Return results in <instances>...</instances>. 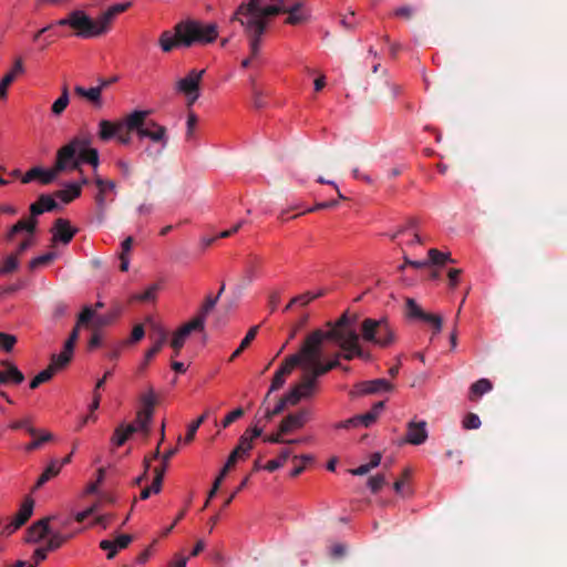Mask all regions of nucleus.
I'll return each mask as SVG.
<instances>
[{
    "label": "nucleus",
    "mask_w": 567,
    "mask_h": 567,
    "mask_svg": "<svg viewBox=\"0 0 567 567\" xmlns=\"http://www.w3.org/2000/svg\"><path fill=\"white\" fill-rule=\"evenodd\" d=\"M265 2L266 0H245L230 17V22H237L241 27L252 56H258L260 53L270 18L286 12L282 6L265 4Z\"/></svg>",
    "instance_id": "obj_1"
},
{
    "label": "nucleus",
    "mask_w": 567,
    "mask_h": 567,
    "mask_svg": "<svg viewBox=\"0 0 567 567\" xmlns=\"http://www.w3.org/2000/svg\"><path fill=\"white\" fill-rule=\"evenodd\" d=\"M357 316L344 312L337 321L328 322L329 329L323 331L324 340L333 342L338 348L333 355L340 362L341 359L351 361L354 358L370 359V353L360 346V336L355 330Z\"/></svg>",
    "instance_id": "obj_2"
},
{
    "label": "nucleus",
    "mask_w": 567,
    "mask_h": 567,
    "mask_svg": "<svg viewBox=\"0 0 567 567\" xmlns=\"http://www.w3.org/2000/svg\"><path fill=\"white\" fill-rule=\"evenodd\" d=\"M324 341L323 330L317 329L311 332L303 341L299 357V367L303 372L318 382V379L332 369L341 367V363L333 355L330 361H322V342Z\"/></svg>",
    "instance_id": "obj_3"
},
{
    "label": "nucleus",
    "mask_w": 567,
    "mask_h": 567,
    "mask_svg": "<svg viewBox=\"0 0 567 567\" xmlns=\"http://www.w3.org/2000/svg\"><path fill=\"white\" fill-rule=\"evenodd\" d=\"M324 341L323 330L317 329L311 332L303 341L299 357V367L303 372L318 382V379L332 369L341 367V363L333 355L330 361H322V342Z\"/></svg>",
    "instance_id": "obj_4"
},
{
    "label": "nucleus",
    "mask_w": 567,
    "mask_h": 567,
    "mask_svg": "<svg viewBox=\"0 0 567 567\" xmlns=\"http://www.w3.org/2000/svg\"><path fill=\"white\" fill-rule=\"evenodd\" d=\"M151 111L136 110L126 115V130L136 132L140 138H150L155 143H161L165 148L168 142L166 127L153 120H147Z\"/></svg>",
    "instance_id": "obj_5"
},
{
    "label": "nucleus",
    "mask_w": 567,
    "mask_h": 567,
    "mask_svg": "<svg viewBox=\"0 0 567 567\" xmlns=\"http://www.w3.org/2000/svg\"><path fill=\"white\" fill-rule=\"evenodd\" d=\"M174 30L179 35L182 47L189 48L195 43H212L218 35L216 23H203L198 20H185L178 22Z\"/></svg>",
    "instance_id": "obj_6"
},
{
    "label": "nucleus",
    "mask_w": 567,
    "mask_h": 567,
    "mask_svg": "<svg viewBox=\"0 0 567 567\" xmlns=\"http://www.w3.org/2000/svg\"><path fill=\"white\" fill-rule=\"evenodd\" d=\"M59 27H70L74 30V35L81 39H93L106 34V30L100 19H92L83 10H73L65 18L55 22Z\"/></svg>",
    "instance_id": "obj_7"
},
{
    "label": "nucleus",
    "mask_w": 567,
    "mask_h": 567,
    "mask_svg": "<svg viewBox=\"0 0 567 567\" xmlns=\"http://www.w3.org/2000/svg\"><path fill=\"white\" fill-rule=\"evenodd\" d=\"M361 336L367 342L385 348L394 343L395 330L386 317L365 318L361 323Z\"/></svg>",
    "instance_id": "obj_8"
},
{
    "label": "nucleus",
    "mask_w": 567,
    "mask_h": 567,
    "mask_svg": "<svg viewBox=\"0 0 567 567\" xmlns=\"http://www.w3.org/2000/svg\"><path fill=\"white\" fill-rule=\"evenodd\" d=\"M251 439L248 437V431H245V433L239 437L237 446L234 449V451L229 454L226 464L221 468L219 475L216 477L212 489L208 493V498L203 507L205 509L209 501L217 494L225 476L230 471V468L237 463L239 458H243L248 455L249 451L252 449Z\"/></svg>",
    "instance_id": "obj_9"
},
{
    "label": "nucleus",
    "mask_w": 567,
    "mask_h": 567,
    "mask_svg": "<svg viewBox=\"0 0 567 567\" xmlns=\"http://www.w3.org/2000/svg\"><path fill=\"white\" fill-rule=\"evenodd\" d=\"M91 144V137H74L70 143L64 145L58 151L54 169L58 174L66 169L79 168V148L89 146Z\"/></svg>",
    "instance_id": "obj_10"
},
{
    "label": "nucleus",
    "mask_w": 567,
    "mask_h": 567,
    "mask_svg": "<svg viewBox=\"0 0 567 567\" xmlns=\"http://www.w3.org/2000/svg\"><path fill=\"white\" fill-rule=\"evenodd\" d=\"M118 315V309L112 310L107 313L97 315L93 308L86 306L79 315V323H85V326H90L93 330L96 331L112 324Z\"/></svg>",
    "instance_id": "obj_11"
},
{
    "label": "nucleus",
    "mask_w": 567,
    "mask_h": 567,
    "mask_svg": "<svg viewBox=\"0 0 567 567\" xmlns=\"http://www.w3.org/2000/svg\"><path fill=\"white\" fill-rule=\"evenodd\" d=\"M33 508H34L33 498L30 496H27L23 499L19 511L12 517V519L7 525H4L2 527V529L0 530V534L6 537L12 535L16 530H18L20 527H22L30 519V517L32 516V513H33Z\"/></svg>",
    "instance_id": "obj_12"
},
{
    "label": "nucleus",
    "mask_w": 567,
    "mask_h": 567,
    "mask_svg": "<svg viewBox=\"0 0 567 567\" xmlns=\"http://www.w3.org/2000/svg\"><path fill=\"white\" fill-rule=\"evenodd\" d=\"M150 338L154 341V344L146 351L145 360L140 365L138 371L143 372L148 362L162 350L167 341V331L157 323H152V331Z\"/></svg>",
    "instance_id": "obj_13"
},
{
    "label": "nucleus",
    "mask_w": 567,
    "mask_h": 567,
    "mask_svg": "<svg viewBox=\"0 0 567 567\" xmlns=\"http://www.w3.org/2000/svg\"><path fill=\"white\" fill-rule=\"evenodd\" d=\"M311 419V411L309 409H301L295 413L285 416L280 422L281 433H292L302 429Z\"/></svg>",
    "instance_id": "obj_14"
},
{
    "label": "nucleus",
    "mask_w": 567,
    "mask_h": 567,
    "mask_svg": "<svg viewBox=\"0 0 567 567\" xmlns=\"http://www.w3.org/2000/svg\"><path fill=\"white\" fill-rule=\"evenodd\" d=\"M299 357L297 353L287 357L279 369L274 374L270 384V392L278 391L286 382V378L292 372L296 367H299Z\"/></svg>",
    "instance_id": "obj_15"
},
{
    "label": "nucleus",
    "mask_w": 567,
    "mask_h": 567,
    "mask_svg": "<svg viewBox=\"0 0 567 567\" xmlns=\"http://www.w3.org/2000/svg\"><path fill=\"white\" fill-rule=\"evenodd\" d=\"M406 315L410 318L420 319L423 321H434L435 322V331L441 332L443 320L439 315H432L424 312L421 307L416 303V301L412 298L406 299Z\"/></svg>",
    "instance_id": "obj_16"
},
{
    "label": "nucleus",
    "mask_w": 567,
    "mask_h": 567,
    "mask_svg": "<svg viewBox=\"0 0 567 567\" xmlns=\"http://www.w3.org/2000/svg\"><path fill=\"white\" fill-rule=\"evenodd\" d=\"M52 240L54 243L60 241L64 245L69 244L78 233L76 228H73L68 219L58 218L51 229Z\"/></svg>",
    "instance_id": "obj_17"
},
{
    "label": "nucleus",
    "mask_w": 567,
    "mask_h": 567,
    "mask_svg": "<svg viewBox=\"0 0 567 567\" xmlns=\"http://www.w3.org/2000/svg\"><path fill=\"white\" fill-rule=\"evenodd\" d=\"M425 421H410L406 426L405 442L413 445H421L427 440Z\"/></svg>",
    "instance_id": "obj_18"
},
{
    "label": "nucleus",
    "mask_w": 567,
    "mask_h": 567,
    "mask_svg": "<svg viewBox=\"0 0 567 567\" xmlns=\"http://www.w3.org/2000/svg\"><path fill=\"white\" fill-rule=\"evenodd\" d=\"M126 130V116L118 122H111L109 120H101L99 123L97 136L103 142L116 137L118 132Z\"/></svg>",
    "instance_id": "obj_19"
},
{
    "label": "nucleus",
    "mask_w": 567,
    "mask_h": 567,
    "mask_svg": "<svg viewBox=\"0 0 567 567\" xmlns=\"http://www.w3.org/2000/svg\"><path fill=\"white\" fill-rule=\"evenodd\" d=\"M96 187L99 188V193L95 196V203L99 210V219L100 223L104 219V213L106 209V197H104V192L114 190L115 183L111 179H103L102 177H96L94 181Z\"/></svg>",
    "instance_id": "obj_20"
},
{
    "label": "nucleus",
    "mask_w": 567,
    "mask_h": 567,
    "mask_svg": "<svg viewBox=\"0 0 567 567\" xmlns=\"http://www.w3.org/2000/svg\"><path fill=\"white\" fill-rule=\"evenodd\" d=\"M205 70H192L189 73L177 82V90L186 96H190L193 92L199 91V83L203 79Z\"/></svg>",
    "instance_id": "obj_21"
},
{
    "label": "nucleus",
    "mask_w": 567,
    "mask_h": 567,
    "mask_svg": "<svg viewBox=\"0 0 567 567\" xmlns=\"http://www.w3.org/2000/svg\"><path fill=\"white\" fill-rule=\"evenodd\" d=\"M274 417V414L270 411V408L260 406L255 415V424L251 429H248V437L251 439V442L254 439L259 437L262 432L265 425L270 422Z\"/></svg>",
    "instance_id": "obj_22"
},
{
    "label": "nucleus",
    "mask_w": 567,
    "mask_h": 567,
    "mask_svg": "<svg viewBox=\"0 0 567 567\" xmlns=\"http://www.w3.org/2000/svg\"><path fill=\"white\" fill-rule=\"evenodd\" d=\"M132 542V536L127 534L118 535L115 540L103 539L100 547L107 551V559H113L118 549L126 548Z\"/></svg>",
    "instance_id": "obj_23"
},
{
    "label": "nucleus",
    "mask_w": 567,
    "mask_h": 567,
    "mask_svg": "<svg viewBox=\"0 0 567 567\" xmlns=\"http://www.w3.org/2000/svg\"><path fill=\"white\" fill-rule=\"evenodd\" d=\"M53 517L48 516L38 522L33 523L28 529V542L38 543L43 539L45 536L51 534V528L49 526L50 520Z\"/></svg>",
    "instance_id": "obj_24"
},
{
    "label": "nucleus",
    "mask_w": 567,
    "mask_h": 567,
    "mask_svg": "<svg viewBox=\"0 0 567 567\" xmlns=\"http://www.w3.org/2000/svg\"><path fill=\"white\" fill-rule=\"evenodd\" d=\"M358 394H372L382 391H391L393 385L385 379H375L365 381L357 384L355 386Z\"/></svg>",
    "instance_id": "obj_25"
},
{
    "label": "nucleus",
    "mask_w": 567,
    "mask_h": 567,
    "mask_svg": "<svg viewBox=\"0 0 567 567\" xmlns=\"http://www.w3.org/2000/svg\"><path fill=\"white\" fill-rule=\"evenodd\" d=\"M24 72L23 61L18 58L12 69L2 78L0 82V99L6 100L8 97V87L13 83L16 78Z\"/></svg>",
    "instance_id": "obj_26"
},
{
    "label": "nucleus",
    "mask_w": 567,
    "mask_h": 567,
    "mask_svg": "<svg viewBox=\"0 0 567 567\" xmlns=\"http://www.w3.org/2000/svg\"><path fill=\"white\" fill-rule=\"evenodd\" d=\"M56 171L53 168L51 169H42L41 167H33L29 169L22 177V183L27 184L31 181L38 178L42 184H50L58 177Z\"/></svg>",
    "instance_id": "obj_27"
},
{
    "label": "nucleus",
    "mask_w": 567,
    "mask_h": 567,
    "mask_svg": "<svg viewBox=\"0 0 567 567\" xmlns=\"http://www.w3.org/2000/svg\"><path fill=\"white\" fill-rule=\"evenodd\" d=\"M260 265L261 259L259 257L250 256L248 258L246 262L245 275L243 276L238 285L240 289L248 287L254 281V279L257 277V271Z\"/></svg>",
    "instance_id": "obj_28"
},
{
    "label": "nucleus",
    "mask_w": 567,
    "mask_h": 567,
    "mask_svg": "<svg viewBox=\"0 0 567 567\" xmlns=\"http://www.w3.org/2000/svg\"><path fill=\"white\" fill-rule=\"evenodd\" d=\"M131 2L116 3L111 6L106 11L100 14V19L106 30L109 32L111 30L112 23L115 17L124 11H126L131 7Z\"/></svg>",
    "instance_id": "obj_29"
},
{
    "label": "nucleus",
    "mask_w": 567,
    "mask_h": 567,
    "mask_svg": "<svg viewBox=\"0 0 567 567\" xmlns=\"http://www.w3.org/2000/svg\"><path fill=\"white\" fill-rule=\"evenodd\" d=\"M285 13L288 14L285 22L291 25L303 23L308 19V13L303 8L302 2H297L289 8H286Z\"/></svg>",
    "instance_id": "obj_30"
},
{
    "label": "nucleus",
    "mask_w": 567,
    "mask_h": 567,
    "mask_svg": "<svg viewBox=\"0 0 567 567\" xmlns=\"http://www.w3.org/2000/svg\"><path fill=\"white\" fill-rule=\"evenodd\" d=\"M74 92L80 97L86 99L89 102H91L93 105L101 107L102 106V87L101 86H93L85 89L81 85H76L74 87Z\"/></svg>",
    "instance_id": "obj_31"
},
{
    "label": "nucleus",
    "mask_w": 567,
    "mask_h": 567,
    "mask_svg": "<svg viewBox=\"0 0 567 567\" xmlns=\"http://www.w3.org/2000/svg\"><path fill=\"white\" fill-rule=\"evenodd\" d=\"M135 432H137V427L135 426V424H121L115 429L111 441L114 445L122 446L128 440V437Z\"/></svg>",
    "instance_id": "obj_32"
},
{
    "label": "nucleus",
    "mask_w": 567,
    "mask_h": 567,
    "mask_svg": "<svg viewBox=\"0 0 567 567\" xmlns=\"http://www.w3.org/2000/svg\"><path fill=\"white\" fill-rule=\"evenodd\" d=\"M383 408H384V402L379 401L372 406V409L369 412H367L364 414L357 415L358 425H363L365 427H369L370 425H372L379 417Z\"/></svg>",
    "instance_id": "obj_33"
},
{
    "label": "nucleus",
    "mask_w": 567,
    "mask_h": 567,
    "mask_svg": "<svg viewBox=\"0 0 567 567\" xmlns=\"http://www.w3.org/2000/svg\"><path fill=\"white\" fill-rule=\"evenodd\" d=\"M0 365L6 370L7 383L20 384L24 381L23 373L12 362L3 360L0 361Z\"/></svg>",
    "instance_id": "obj_34"
},
{
    "label": "nucleus",
    "mask_w": 567,
    "mask_h": 567,
    "mask_svg": "<svg viewBox=\"0 0 567 567\" xmlns=\"http://www.w3.org/2000/svg\"><path fill=\"white\" fill-rule=\"evenodd\" d=\"M62 468V464H59L58 460H52L43 473L39 476L34 489L42 487L48 481L56 476Z\"/></svg>",
    "instance_id": "obj_35"
},
{
    "label": "nucleus",
    "mask_w": 567,
    "mask_h": 567,
    "mask_svg": "<svg viewBox=\"0 0 567 567\" xmlns=\"http://www.w3.org/2000/svg\"><path fill=\"white\" fill-rule=\"evenodd\" d=\"M203 329L202 319H193L183 324L173 336L185 343L186 339L193 331H202Z\"/></svg>",
    "instance_id": "obj_36"
},
{
    "label": "nucleus",
    "mask_w": 567,
    "mask_h": 567,
    "mask_svg": "<svg viewBox=\"0 0 567 567\" xmlns=\"http://www.w3.org/2000/svg\"><path fill=\"white\" fill-rule=\"evenodd\" d=\"M492 389L493 384L488 379H480L471 385L468 399L471 401H476L480 396L489 392Z\"/></svg>",
    "instance_id": "obj_37"
},
{
    "label": "nucleus",
    "mask_w": 567,
    "mask_h": 567,
    "mask_svg": "<svg viewBox=\"0 0 567 567\" xmlns=\"http://www.w3.org/2000/svg\"><path fill=\"white\" fill-rule=\"evenodd\" d=\"M158 44L163 52L168 53L174 48L182 45V41L179 40L178 34L175 33V35H173L171 31H164L159 35Z\"/></svg>",
    "instance_id": "obj_38"
},
{
    "label": "nucleus",
    "mask_w": 567,
    "mask_h": 567,
    "mask_svg": "<svg viewBox=\"0 0 567 567\" xmlns=\"http://www.w3.org/2000/svg\"><path fill=\"white\" fill-rule=\"evenodd\" d=\"M142 409L140 411L147 413L148 415L154 414V406L157 403V396L153 386H148L147 391L140 396Z\"/></svg>",
    "instance_id": "obj_39"
},
{
    "label": "nucleus",
    "mask_w": 567,
    "mask_h": 567,
    "mask_svg": "<svg viewBox=\"0 0 567 567\" xmlns=\"http://www.w3.org/2000/svg\"><path fill=\"white\" fill-rule=\"evenodd\" d=\"M317 381L303 372L301 381L295 386L302 394L303 399L311 398L317 389Z\"/></svg>",
    "instance_id": "obj_40"
},
{
    "label": "nucleus",
    "mask_w": 567,
    "mask_h": 567,
    "mask_svg": "<svg viewBox=\"0 0 567 567\" xmlns=\"http://www.w3.org/2000/svg\"><path fill=\"white\" fill-rule=\"evenodd\" d=\"M81 195V185L79 184H69L66 188L59 189L54 193V197L61 199L63 203L68 204L79 197Z\"/></svg>",
    "instance_id": "obj_41"
},
{
    "label": "nucleus",
    "mask_w": 567,
    "mask_h": 567,
    "mask_svg": "<svg viewBox=\"0 0 567 567\" xmlns=\"http://www.w3.org/2000/svg\"><path fill=\"white\" fill-rule=\"evenodd\" d=\"M163 484V470L154 471V477L151 486H146L141 491L140 498L147 499L152 493L158 494Z\"/></svg>",
    "instance_id": "obj_42"
},
{
    "label": "nucleus",
    "mask_w": 567,
    "mask_h": 567,
    "mask_svg": "<svg viewBox=\"0 0 567 567\" xmlns=\"http://www.w3.org/2000/svg\"><path fill=\"white\" fill-rule=\"evenodd\" d=\"M79 166L82 162L89 163L92 166L96 167L99 165V153L95 148H90L89 146L80 147L79 151Z\"/></svg>",
    "instance_id": "obj_43"
},
{
    "label": "nucleus",
    "mask_w": 567,
    "mask_h": 567,
    "mask_svg": "<svg viewBox=\"0 0 567 567\" xmlns=\"http://www.w3.org/2000/svg\"><path fill=\"white\" fill-rule=\"evenodd\" d=\"M33 440L24 446L25 452H32L39 450L44 443L51 442L54 436L48 431L40 430L37 436H32Z\"/></svg>",
    "instance_id": "obj_44"
},
{
    "label": "nucleus",
    "mask_w": 567,
    "mask_h": 567,
    "mask_svg": "<svg viewBox=\"0 0 567 567\" xmlns=\"http://www.w3.org/2000/svg\"><path fill=\"white\" fill-rule=\"evenodd\" d=\"M37 219L35 218H30L29 220H25V219H20L18 223H16L9 234H8V237L9 239H11L16 234L22 231V230H25L30 234L34 233L35 231V227H37Z\"/></svg>",
    "instance_id": "obj_45"
},
{
    "label": "nucleus",
    "mask_w": 567,
    "mask_h": 567,
    "mask_svg": "<svg viewBox=\"0 0 567 567\" xmlns=\"http://www.w3.org/2000/svg\"><path fill=\"white\" fill-rule=\"evenodd\" d=\"M69 102H70L69 89H68V85H64L62 87V93H61L60 97L56 99L51 106V111H52L53 115H55V116L61 115L68 107Z\"/></svg>",
    "instance_id": "obj_46"
},
{
    "label": "nucleus",
    "mask_w": 567,
    "mask_h": 567,
    "mask_svg": "<svg viewBox=\"0 0 567 567\" xmlns=\"http://www.w3.org/2000/svg\"><path fill=\"white\" fill-rule=\"evenodd\" d=\"M218 299H219V295H217L216 297H213L210 295L207 296L205 299V302L203 303V306L199 310V313L194 318V319H202L203 327L205 326V320H206L207 315L214 309Z\"/></svg>",
    "instance_id": "obj_47"
},
{
    "label": "nucleus",
    "mask_w": 567,
    "mask_h": 567,
    "mask_svg": "<svg viewBox=\"0 0 567 567\" xmlns=\"http://www.w3.org/2000/svg\"><path fill=\"white\" fill-rule=\"evenodd\" d=\"M153 419V415H148L145 412L138 411L136 414L135 426L137 427V431H142L145 436H148L150 434V423Z\"/></svg>",
    "instance_id": "obj_48"
},
{
    "label": "nucleus",
    "mask_w": 567,
    "mask_h": 567,
    "mask_svg": "<svg viewBox=\"0 0 567 567\" xmlns=\"http://www.w3.org/2000/svg\"><path fill=\"white\" fill-rule=\"evenodd\" d=\"M290 455H291V451L288 449H285L280 452L278 458L268 461L267 464L264 466V468L268 472H275L276 470L280 468L285 464V462L289 458Z\"/></svg>",
    "instance_id": "obj_49"
},
{
    "label": "nucleus",
    "mask_w": 567,
    "mask_h": 567,
    "mask_svg": "<svg viewBox=\"0 0 567 567\" xmlns=\"http://www.w3.org/2000/svg\"><path fill=\"white\" fill-rule=\"evenodd\" d=\"M287 434L288 433H281L280 426H279L277 433L265 436L264 441L268 442V443H274V444H296V443H302L306 441L305 439L286 440L282 436L287 435Z\"/></svg>",
    "instance_id": "obj_50"
},
{
    "label": "nucleus",
    "mask_w": 567,
    "mask_h": 567,
    "mask_svg": "<svg viewBox=\"0 0 567 567\" xmlns=\"http://www.w3.org/2000/svg\"><path fill=\"white\" fill-rule=\"evenodd\" d=\"M50 538L47 542V549L49 551H53L59 549L69 538L70 536L62 535L59 532L49 534Z\"/></svg>",
    "instance_id": "obj_51"
},
{
    "label": "nucleus",
    "mask_w": 567,
    "mask_h": 567,
    "mask_svg": "<svg viewBox=\"0 0 567 567\" xmlns=\"http://www.w3.org/2000/svg\"><path fill=\"white\" fill-rule=\"evenodd\" d=\"M55 373L53 372L52 368H47L40 373H38L30 382V389L34 390L40 384L50 381Z\"/></svg>",
    "instance_id": "obj_52"
},
{
    "label": "nucleus",
    "mask_w": 567,
    "mask_h": 567,
    "mask_svg": "<svg viewBox=\"0 0 567 567\" xmlns=\"http://www.w3.org/2000/svg\"><path fill=\"white\" fill-rule=\"evenodd\" d=\"M55 257H56V254L53 252V251H49V252H47L44 255L35 257V258H33L29 262V269L30 270H35V269H38L41 266L48 265L51 261H53L55 259Z\"/></svg>",
    "instance_id": "obj_53"
},
{
    "label": "nucleus",
    "mask_w": 567,
    "mask_h": 567,
    "mask_svg": "<svg viewBox=\"0 0 567 567\" xmlns=\"http://www.w3.org/2000/svg\"><path fill=\"white\" fill-rule=\"evenodd\" d=\"M207 415H208V412H205L197 420H195L193 423H190L188 425L187 433H186V436H185V442L186 443H189V442H192L194 440L198 427L205 422Z\"/></svg>",
    "instance_id": "obj_54"
},
{
    "label": "nucleus",
    "mask_w": 567,
    "mask_h": 567,
    "mask_svg": "<svg viewBox=\"0 0 567 567\" xmlns=\"http://www.w3.org/2000/svg\"><path fill=\"white\" fill-rule=\"evenodd\" d=\"M17 337L13 334L4 333L0 331V348L6 351L10 352L14 348L17 343Z\"/></svg>",
    "instance_id": "obj_55"
},
{
    "label": "nucleus",
    "mask_w": 567,
    "mask_h": 567,
    "mask_svg": "<svg viewBox=\"0 0 567 567\" xmlns=\"http://www.w3.org/2000/svg\"><path fill=\"white\" fill-rule=\"evenodd\" d=\"M197 122H198V118H197L196 114L193 112L188 113L187 122H186V133H185L186 141H192L194 138Z\"/></svg>",
    "instance_id": "obj_56"
},
{
    "label": "nucleus",
    "mask_w": 567,
    "mask_h": 567,
    "mask_svg": "<svg viewBox=\"0 0 567 567\" xmlns=\"http://www.w3.org/2000/svg\"><path fill=\"white\" fill-rule=\"evenodd\" d=\"M251 92H252V103L256 109H261L265 105L264 102V92L257 86L256 81L254 79L250 80Z\"/></svg>",
    "instance_id": "obj_57"
},
{
    "label": "nucleus",
    "mask_w": 567,
    "mask_h": 567,
    "mask_svg": "<svg viewBox=\"0 0 567 567\" xmlns=\"http://www.w3.org/2000/svg\"><path fill=\"white\" fill-rule=\"evenodd\" d=\"M10 429H12V430L24 429L31 436H37L40 433V430L30 425V422L28 420L16 421L10 424Z\"/></svg>",
    "instance_id": "obj_58"
},
{
    "label": "nucleus",
    "mask_w": 567,
    "mask_h": 567,
    "mask_svg": "<svg viewBox=\"0 0 567 567\" xmlns=\"http://www.w3.org/2000/svg\"><path fill=\"white\" fill-rule=\"evenodd\" d=\"M386 484V478L383 474H378L375 476H372L368 481V485L372 493H378L383 485Z\"/></svg>",
    "instance_id": "obj_59"
},
{
    "label": "nucleus",
    "mask_w": 567,
    "mask_h": 567,
    "mask_svg": "<svg viewBox=\"0 0 567 567\" xmlns=\"http://www.w3.org/2000/svg\"><path fill=\"white\" fill-rule=\"evenodd\" d=\"M158 290V285H152L150 286L143 293L135 295L133 297L134 300L138 301H151L156 298V292Z\"/></svg>",
    "instance_id": "obj_60"
},
{
    "label": "nucleus",
    "mask_w": 567,
    "mask_h": 567,
    "mask_svg": "<svg viewBox=\"0 0 567 567\" xmlns=\"http://www.w3.org/2000/svg\"><path fill=\"white\" fill-rule=\"evenodd\" d=\"M69 358H63L62 354H52L51 363L48 368H52L55 373L58 370L65 368L69 364Z\"/></svg>",
    "instance_id": "obj_61"
},
{
    "label": "nucleus",
    "mask_w": 567,
    "mask_h": 567,
    "mask_svg": "<svg viewBox=\"0 0 567 567\" xmlns=\"http://www.w3.org/2000/svg\"><path fill=\"white\" fill-rule=\"evenodd\" d=\"M285 402L288 406L297 405L300 400H302V394H300L299 390L296 386L291 388L290 391L284 395Z\"/></svg>",
    "instance_id": "obj_62"
},
{
    "label": "nucleus",
    "mask_w": 567,
    "mask_h": 567,
    "mask_svg": "<svg viewBox=\"0 0 567 567\" xmlns=\"http://www.w3.org/2000/svg\"><path fill=\"white\" fill-rule=\"evenodd\" d=\"M19 266L18 256L10 255L6 258L3 262V267L0 270V274H9L14 271Z\"/></svg>",
    "instance_id": "obj_63"
},
{
    "label": "nucleus",
    "mask_w": 567,
    "mask_h": 567,
    "mask_svg": "<svg viewBox=\"0 0 567 567\" xmlns=\"http://www.w3.org/2000/svg\"><path fill=\"white\" fill-rule=\"evenodd\" d=\"M480 426L481 420L475 413H468L463 420V427L466 430H476Z\"/></svg>",
    "instance_id": "obj_64"
}]
</instances>
